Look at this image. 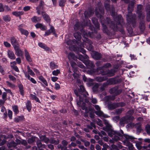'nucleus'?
I'll return each mask as SVG.
<instances>
[{"mask_svg": "<svg viewBox=\"0 0 150 150\" xmlns=\"http://www.w3.org/2000/svg\"><path fill=\"white\" fill-rule=\"evenodd\" d=\"M111 0L113 2H116V0ZM110 0H106V2H105V7L106 10L109 11L110 13H111L112 10V13L111 15L114 18V22L111 21L109 18H107L106 21H104L103 17L102 16V15L104 13V10L103 7L101 6V4L100 3H99L96 7L95 12L96 15L98 17L100 18V21L103 28V31L107 34H109L110 29L114 30H118L120 31H122L123 33V31L122 29V24L123 22L122 18L121 15H115L113 8L112 9H110L108 4L107 3Z\"/></svg>", "mask_w": 150, "mask_h": 150, "instance_id": "obj_1", "label": "nucleus"}, {"mask_svg": "<svg viewBox=\"0 0 150 150\" xmlns=\"http://www.w3.org/2000/svg\"><path fill=\"white\" fill-rule=\"evenodd\" d=\"M79 89L75 90L74 92L75 95L79 97V101L77 100V104L78 107H81L82 110H85L86 111L87 108L86 107V104L84 102L83 98H82L83 96L85 97L87 95H88V93L85 90L84 88L82 86H79Z\"/></svg>", "mask_w": 150, "mask_h": 150, "instance_id": "obj_2", "label": "nucleus"}, {"mask_svg": "<svg viewBox=\"0 0 150 150\" xmlns=\"http://www.w3.org/2000/svg\"><path fill=\"white\" fill-rule=\"evenodd\" d=\"M111 66V65L109 63L106 64L104 66L100 68H98L97 71L98 74H101L103 75H106L108 76H112L114 74L115 72L114 69H111L110 71H106L105 72L103 70L104 68H108Z\"/></svg>", "mask_w": 150, "mask_h": 150, "instance_id": "obj_3", "label": "nucleus"}, {"mask_svg": "<svg viewBox=\"0 0 150 150\" xmlns=\"http://www.w3.org/2000/svg\"><path fill=\"white\" fill-rule=\"evenodd\" d=\"M83 37H84V39L83 40V44L84 45L86 46V48L88 50L91 51L92 50V46L91 45L92 42L90 40L87 38L86 37H91V34L90 32L87 33V32H84L83 33Z\"/></svg>", "mask_w": 150, "mask_h": 150, "instance_id": "obj_4", "label": "nucleus"}, {"mask_svg": "<svg viewBox=\"0 0 150 150\" xmlns=\"http://www.w3.org/2000/svg\"><path fill=\"white\" fill-rule=\"evenodd\" d=\"M109 136L113 137V139L115 141H117L120 139V137L123 136V131L120 130V132L115 131L112 129L110 130L108 132Z\"/></svg>", "mask_w": 150, "mask_h": 150, "instance_id": "obj_5", "label": "nucleus"}, {"mask_svg": "<svg viewBox=\"0 0 150 150\" xmlns=\"http://www.w3.org/2000/svg\"><path fill=\"white\" fill-rule=\"evenodd\" d=\"M134 112V110H132L128 111L127 114L130 115L129 116L127 115L125 117L122 118L120 120V124L122 125L127 123L128 122V120H132L134 119V117L131 115Z\"/></svg>", "mask_w": 150, "mask_h": 150, "instance_id": "obj_6", "label": "nucleus"}, {"mask_svg": "<svg viewBox=\"0 0 150 150\" xmlns=\"http://www.w3.org/2000/svg\"><path fill=\"white\" fill-rule=\"evenodd\" d=\"M123 136L125 138V139L124 141V145L128 146L129 149L133 150L134 148L133 145L131 143L129 142V141L130 139H134V137L132 136L126 134L124 135Z\"/></svg>", "mask_w": 150, "mask_h": 150, "instance_id": "obj_7", "label": "nucleus"}, {"mask_svg": "<svg viewBox=\"0 0 150 150\" xmlns=\"http://www.w3.org/2000/svg\"><path fill=\"white\" fill-rule=\"evenodd\" d=\"M95 108L97 110V111L95 112L96 115L100 117H102L105 118L108 117L107 115L104 114L103 112L100 110V108L98 105H95Z\"/></svg>", "mask_w": 150, "mask_h": 150, "instance_id": "obj_8", "label": "nucleus"}, {"mask_svg": "<svg viewBox=\"0 0 150 150\" xmlns=\"http://www.w3.org/2000/svg\"><path fill=\"white\" fill-rule=\"evenodd\" d=\"M125 105L123 103H117L110 104L108 105V108L110 110H113L117 107H122Z\"/></svg>", "mask_w": 150, "mask_h": 150, "instance_id": "obj_9", "label": "nucleus"}, {"mask_svg": "<svg viewBox=\"0 0 150 150\" xmlns=\"http://www.w3.org/2000/svg\"><path fill=\"white\" fill-rule=\"evenodd\" d=\"M131 15V13L129 12L127 15V20L129 24H133L135 22L136 18L135 17L132 16Z\"/></svg>", "mask_w": 150, "mask_h": 150, "instance_id": "obj_10", "label": "nucleus"}, {"mask_svg": "<svg viewBox=\"0 0 150 150\" xmlns=\"http://www.w3.org/2000/svg\"><path fill=\"white\" fill-rule=\"evenodd\" d=\"M143 9L142 6L141 5H139L137 6V13L138 14L139 18L141 19H143L144 17V14L142 12V10Z\"/></svg>", "mask_w": 150, "mask_h": 150, "instance_id": "obj_11", "label": "nucleus"}, {"mask_svg": "<svg viewBox=\"0 0 150 150\" xmlns=\"http://www.w3.org/2000/svg\"><path fill=\"white\" fill-rule=\"evenodd\" d=\"M121 90H118L117 87L114 88H111L109 92L110 93H113L115 95H117L120 94L121 92Z\"/></svg>", "mask_w": 150, "mask_h": 150, "instance_id": "obj_12", "label": "nucleus"}, {"mask_svg": "<svg viewBox=\"0 0 150 150\" xmlns=\"http://www.w3.org/2000/svg\"><path fill=\"white\" fill-rule=\"evenodd\" d=\"M91 55L93 58L96 60L99 59L101 58V54L98 52H93Z\"/></svg>", "mask_w": 150, "mask_h": 150, "instance_id": "obj_13", "label": "nucleus"}, {"mask_svg": "<svg viewBox=\"0 0 150 150\" xmlns=\"http://www.w3.org/2000/svg\"><path fill=\"white\" fill-rule=\"evenodd\" d=\"M15 51V54L17 56H22L23 55V52L19 48V46L14 48Z\"/></svg>", "mask_w": 150, "mask_h": 150, "instance_id": "obj_14", "label": "nucleus"}, {"mask_svg": "<svg viewBox=\"0 0 150 150\" xmlns=\"http://www.w3.org/2000/svg\"><path fill=\"white\" fill-rule=\"evenodd\" d=\"M51 33H52L53 34L56 36V34L55 32L54 29V27L52 26H51L50 29L45 32V33L44 35L45 36L48 35Z\"/></svg>", "mask_w": 150, "mask_h": 150, "instance_id": "obj_15", "label": "nucleus"}, {"mask_svg": "<svg viewBox=\"0 0 150 150\" xmlns=\"http://www.w3.org/2000/svg\"><path fill=\"white\" fill-rule=\"evenodd\" d=\"M74 36L77 40L76 42H77V44H79L80 42H81V37L79 33L78 32L75 33L74 34Z\"/></svg>", "mask_w": 150, "mask_h": 150, "instance_id": "obj_16", "label": "nucleus"}, {"mask_svg": "<svg viewBox=\"0 0 150 150\" xmlns=\"http://www.w3.org/2000/svg\"><path fill=\"white\" fill-rule=\"evenodd\" d=\"M67 43L69 46V48L70 50H74V49H72L71 47L72 46H73L74 45L73 44H76V43L77 44V42H76L75 40H69L67 42Z\"/></svg>", "mask_w": 150, "mask_h": 150, "instance_id": "obj_17", "label": "nucleus"}, {"mask_svg": "<svg viewBox=\"0 0 150 150\" xmlns=\"http://www.w3.org/2000/svg\"><path fill=\"white\" fill-rule=\"evenodd\" d=\"M23 25L22 24L18 26V30L21 32L22 34L25 35H27L28 34V32L27 30L23 29L22 27Z\"/></svg>", "mask_w": 150, "mask_h": 150, "instance_id": "obj_18", "label": "nucleus"}, {"mask_svg": "<svg viewBox=\"0 0 150 150\" xmlns=\"http://www.w3.org/2000/svg\"><path fill=\"white\" fill-rule=\"evenodd\" d=\"M23 73L25 74V76L28 80H30L34 84L36 83V81L33 78H30L29 74H28L25 71H23Z\"/></svg>", "mask_w": 150, "mask_h": 150, "instance_id": "obj_19", "label": "nucleus"}, {"mask_svg": "<svg viewBox=\"0 0 150 150\" xmlns=\"http://www.w3.org/2000/svg\"><path fill=\"white\" fill-rule=\"evenodd\" d=\"M7 54L8 57L11 59H14L16 58V56L13 51L8 50L7 51Z\"/></svg>", "mask_w": 150, "mask_h": 150, "instance_id": "obj_20", "label": "nucleus"}, {"mask_svg": "<svg viewBox=\"0 0 150 150\" xmlns=\"http://www.w3.org/2000/svg\"><path fill=\"white\" fill-rule=\"evenodd\" d=\"M11 44L14 48L19 46L16 40L13 37H12L10 39Z\"/></svg>", "mask_w": 150, "mask_h": 150, "instance_id": "obj_21", "label": "nucleus"}, {"mask_svg": "<svg viewBox=\"0 0 150 150\" xmlns=\"http://www.w3.org/2000/svg\"><path fill=\"white\" fill-rule=\"evenodd\" d=\"M79 46V50L83 54H84L86 51L83 48V47H85L83 43L80 42L79 44H77Z\"/></svg>", "mask_w": 150, "mask_h": 150, "instance_id": "obj_22", "label": "nucleus"}, {"mask_svg": "<svg viewBox=\"0 0 150 150\" xmlns=\"http://www.w3.org/2000/svg\"><path fill=\"white\" fill-rule=\"evenodd\" d=\"M94 13L93 10H89L88 11H86L84 12V16L85 18L90 17L92 16Z\"/></svg>", "mask_w": 150, "mask_h": 150, "instance_id": "obj_23", "label": "nucleus"}, {"mask_svg": "<svg viewBox=\"0 0 150 150\" xmlns=\"http://www.w3.org/2000/svg\"><path fill=\"white\" fill-rule=\"evenodd\" d=\"M25 56L26 59L28 62H31L32 60V59L31 58L28 52L26 50H25Z\"/></svg>", "mask_w": 150, "mask_h": 150, "instance_id": "obj_24", "label": "nucleus"}, {"mask_svg": "<svg viewBox=\"0 0 150 150\" xmlns=\"http://www.w3.org/2000/svg\"><path fill=\"white\" fill-rule=\"evenodd\" d=\"M38 45L40 47L46 50L49 51L50 49L49 47H47L45 44L42 42H40L38 43Z\"/></svg>", "mask_w": 150, "mask_h": 150, "instance_id": "obj_25", "label": "nucleus"}, {"mask_svg": "<svg viewBox=\"0 0 150 150\" xmlns=\"http://www.w3.org/2000/svg\"><path fill=\"white\" fill-rule=\"evenodd\" d=\"M35 26L37 28H40L42 30H46V29L45 26L40 23H38L36 24L35 25Z\"/></svg>", "mask_w": 150, "mask_h": 150, "instance_id": "obj_26", "label": "nucleus"}, {"mask_svg": "<svg viewBox=\"0 0 150 150\" xmlns=\"http://www.w3.org/2000/svg\"><path fill=\"white\" fill-rule=\"evenodd\" d=\"M135 3V1L134 0H132L129 2L128 7V11L130 10V11H131L132 10L133 6Z\"/></svg>", "mask_w": 150, "mask_h": 150, "instance_id": "obj_27", "label": "nucleus"}, {"mask_svg": "<svg viewBox=\"0 0 150 150\" xmlns=\"http://www.w3.org/2000/svg\"><path fill=\"white\" fill-rule=\"evenodd\" d=\"M42 15L44 20L47 22H49L50 21V19L48 16L45 12H42Z\"/></svg>", "mask_w": 150, "mask_h": 150, "instance_id": "obj_28", "label": "nucleus"}, {"mask_svg": "<svg viewBox=\"0 0 150 150\" xmlns=\"http://www.w3.org/2000/svg\"><path fill=\"white\" fill-rule=\"evenodd\" d=\"M26 105L27 110L30 112L32 108V105L30 102L29 100L27 101L26 103Z\"/></svg>", "mask_w": 150, "mask_h": 150, "instance_id": "obj_29", "label": "nucleus"}, {"mask_svg": "<svg viewBox=\"0 0 150 150\" xmlns=\"http://www.w3.org/2000/svg\"><path fill=\"white\" fill-rule=\"evenodd\" d=\"M107 78L106 76H104L103 77H98L96 78V80L98 81L101 82L103 81L106 79Z\"/></svg>", "mask_w": 150, "mask_h": 150, "instance_id": "obj_30", "label": "nucleus"}, {"mask_svg": "<svg viewBox=\"0 0 150 150\" xmlns=\"http://www.w3.org/2000/svg\"><path fill=\"white\" fill-rule=\"evenodd\" d=\"M84 63L87 66H89L91 68H93L94 67L93 62L89 60H87L86 62L85 63Z\"/></svg>", "mask_w": 150, "mask_h": 150, "instance_id": "obj_31", "label": "nucleus"}, {"mask_svg": "<svg viewBox=\"0 0 150 150\" xmlns=\"http://www.w3.org/2000/svg\"><path fill=\"white\" fill-rule=\"evenodd\" d=\"M59 142V141L57 139L55 140L53 138H51L50 139L49 143L51 144H58Z\"/></svg>", "mask_w": 150, "mask_h": 150, "instance_id": "obj_32", "label": "nucleus"}, {"mask_svg": "<svg viewBox=\"0 0 150 150\" xmlns=\"http://www.w3.org/2000/svg\"><path fill=\"white\" fill-rule=\"evenodd\" d=\"M39 79L42 81L46 86H48V84L46 80L42 76H40L38 78Z\"/></svg>", "mask_w": 150, "mask_h": 150, "instance_id": "obj_33", "label": "nucleus"}, {"mask_svg": "<svg viewBox=\"0 0 150 150\" xmlns=\"http://www.w3.org/2000/svg\"><path fill=\"white\" fill-rule=\"evenodd\" d=\"M40 138L42 141L46 143H49L50 139L47 138L45 136H42L40 137Z\"/></svg>", "mask_w": 150, "mask_h": 150, "instance_id": "obj_34", "label": "nucleus"}, {"mask_svg": "<svg viewBox=\"0 0 150 150\" xmlns=\"http://www.w3.org/2000/svg\"><path fill=\"white\" fill-rule=\"evenodd\" d=\"M12 14L13 15L18 17L23 15V11H16L13 12Z\"/></svg>", "mask_w": 150, "mask_h": 150, "instance_id": "obj_35", "label": "nucleus"}, {"mask_svg": "<svg viewBox=\"0 0 150 150\" xmlns=\"http://www.w3.org/2000/svg\"><path fill=\"white\" fill-rule=\"evenodd\" d=\"M19 91L20 92L21 94L23 96L24 94V91L23 90V87L22 85L20 84L18 85Z\"/></svg>", "mask_w": 150, "mask_h": 150, "instance_id": "obj_36", "label": "nucleus"}, {"mask_svg": "<svg viewBox=\"0 0 150 150\" xmlns=\"http://www.w3.org/2000/svg\"><path fill=\"white\" fill-rule=\"evenodd\" d=\"M147 8H149V10H146V11L148 12L146 16V19L148 21H150V5H148L147 6Z\"/></svg>", "mask_w": 150, "mask_h": 150, "instance_id": "obj_37", "label": "nucleus"}, {"mask_svg": "<svg viewBox=\"0 0 150 150\" xmlns=\"http://www.w3.org/2000/svg\"><path fill=\"white\" fill-rule=\"evenodd\" d=\"M50 68L52 69L57 68L58 67L53 62H50Z\"/></svg>", "mask_w": 150, "mask_h": 150, "instance_id": "obj_38", "label": "nucleus"}, {"mask_svg": "<svg viewBox=\"0 0 150 150\" xmlns=\"http://www.w3.org/2000/svg\"><path fill=\"white\" fill-rule=\"evenodd\" d=\"M30 98L32 100H35L36 101L40 102V101L38 98L36 97L35 95H34L33 94H30Z\"/></svg>", "mask_w": 150, "mask_h": 150, "instance_id": "obj_39", "label": "nucleus"}, {"mask_svg": "<svg viewBox=\"0 0 150 150\" xmlns=\"http://www.w3.org/2000/svg\"><path fill=\"white\" fill-rule=\"evenodd\" d=\"M17 145L16 143L14 142L13 141L8 143L7 146L8 147H15Z\"/></svg>", "mask_w": 150, "mask_h": 150, "instance_id": "obj_40", "label": "nucleus"}, {"mask_svg": "<svg viewBox=\"0 0 150 150\" xmlns=\"http://www.w3.org/2000/svg\"><path fill=\"white\" fill-rule=\"evenodd\" d=\"M68 57L69 60H70L72 59H74L75 56L73 53L70 52L68 55Z\"/></svg>", "mask_w": 150, "mask_h": 150, "instance_id": "obj_41", "label": "nucleus"}, {"mask_svg": "<svg viewBox=\"0 0 150 150\" xmlns=\"http://www.w3.org/2000/svg\"><path fill=\"white\" fill-rule=\"evenodd\" d=\"M27 69H28L27 72L28 73V74L29 75L30 74L32 76H34L35 75L34 73L33 72V71L30 69L29 66L27 67Z\"/></svg>", "mask_w": 150, "mask_h": 150, "instance_id": "obj_42", "label": "nucleus"}, {"mask_svg": "<svg viewBox=\"0 0 150 150\" xmlns=\"http://www.w3.org/2000/svg\"><path fill=\"white\" fill-rule=\"evenodd\" d=\"M41 20L40 18L37 17L36 16L33 17L31 18L32 21L34 22H37L40 21Z\"/></svg>", "mask_w": 150, "mask_h": 150, "instance_id": "obj_43", "label": "nucleus"}, {"mask_svg": "<svg viewBox=\"0 0 150 150\" xmlns=\"http://www.w3.org/2000/svg\"><path fill=\"white\" fill-rule=\"evenodd\" d=\"M12 108L13 111L15 114H17L19 112L18 107L17 105L13 106Z\"/></svg>", "mask_w": 150, "mask_h": 150, "instance_id": "obj_44", "label": "nucleus"}, {"mask_svg": "<svg viewBox=\"0 0 150 150\" xmlns=\"http://www.w3.org/2000/svg\"><path fill=\"white\" fill-rule=\"evenodd\" d=\"M23 119V116H19L15 117L14 119V121L16 122L21 121Z\"/></svg>", "mask_w": 150, "mask_h": 150, "instance_id": "obj_45", "label": "nucleus"}, {"mask_svg": "<svg viewBox=\"0 0 150 150\" xmlns=\"http://www.w3.org/2000/svg\"><path fill=\"white\" fill-rule=\"evenodd\" d=\"M37 146L38 148H45V144H42L41 142L39 141H37Z\"/></svg>", "mask_w": 150, "mask_h": 150, "instance_id": "obj_46", "label": "nucleus"}, {"mask_svg": "<svg viewBox=\"0 0 150 150\" xmlns=\"http://www.w3.org/2000/svg\"><path fill=\"white\" fill-rule=\"evenodd\" d=\"M1 112H4V117H6L7 116V113L6 112V108L4 106H2L1 107Z\"/></svg>", "mask_w": 150, "mask_h": 150, "instance_id": "obj_47", "label": "nucleus"}, {"mask_svg": "<svg viewBox=\"0 0 150 150\" xmlns=\"http://www.w3.org/2000/svg\"><path fill=\"white\" fill-rule=\"evenodd\" d=\"M110 83L111 84H115L117 83V81L115 79L111 78L109 80Z\"/></svg>", "mask_w": 150, "mask_h": 150, "instance_id": "obj_48", "label": "nucleus"}, {"mask_svg": "<svg viewBox=\"0 0 150 150\" xmlns=\"http://www.w3.org/2000/svg\"><path fill=\"white\" fill-rule=\"evenodd\" d=\"M3 19L6 22H9L11 20L10 17L8 15H6L3 17Z\"/></svg>", "mask_w": 150, "mask_h": 150, "instance_id": "obj_49", "label": "nucleus"}, {"mask_svg": "<svg viewBox=\"0 0 150 150\" xmlns=\"http://www.w3.org/2000/svg\"><path fill=\"white\" fill-rule=\"evenodd\" d=\"M142 143L141 142H138L136 143L135 145L137 149L139 150H140L142 149V146L141 144Z\"/></svg>", "mask_w": 150, "mask_h": 150, "instance_id": "obj_50", "label": "nucleus"}, {"mask_svg": "<svg viewBox=\"0 0 150 150\" xmlns=\"http://www.w3.org/2000/svg\"><path fill=\"white\" fill-rule=\"evenodd\" d=\"M66 0H59V5L60 6H64L65 4Z\"/></svg>", "mask_w": 150, "mask_h": 150, "instance_id": "obj_51", "label": "nucleus"}, {"mask_svg": "<svg viewBox=\"0 0 150 150\" xmlns=\"http://www.w3.org/2000/svg\"><path fill=\"white\" fill-rule=\"evenodd\" d=\"M92 21L93 23L94 24L96 27L99 26V24L97 21V20L95 18H93L92 19Z\"/></svg>", "mask_w": 150, "mask_h": 150, "instance_id": "obj_52", "label": "nucleus"}, {"mask_svg": "<svg viewBox=\"0 0 150 150\" xmlns=\"http://www.w3.org/2000/svg\"><path fill=\"white\" fill-rule=\"evenodd\" d=\"M60 73V71L59 69L54 70L52 72V74L54 76H57Z\"/></svg>", "mask_w": 150, "mask_h": 150, "instance_id": "obj_53", "label": "nucleus"}, {"mask_svg": "<svg viewBox=\"0 0 150 150\" xmlns=\"http://www.w3.org/2000/svg\"><path fill=\"white\" fill-rule=\"evenodd\" d=\"M146 130L147 133L149 134H150V125H147L146 127Z\"/></svg>", "mask_w": 150, "mask_h": 150, "instance_id": "obj_54", "label": "nucleus"}, {"mask_svg": "<svg viewBox=\"0 0 150 150\" xmlns=\"http://www.w3.org/2000/svg\"><path fill=\"white\" fill-rule=\"evenodd\" d=\"M6 83H7V86L13 88H15V85L14 84H13L8 81H6Z\"/></svg>", "mask_w": 150, "mask_h": 150, "instance_id": "obj_55", "label": "nucleus"}, {"mask_svg": "<svg viewBox=\"0 0 150 150\" xmlns=\"http://www.w3.org/2000/svg\"><path fill=\"white\" fill-rule=\"evenodd\" d=\"M96 122H97V124L99 125L100 126L102 127V121L100 119H97L96 120Z\"/></svg>", "mask_w": 150, "mask_h": 150, "instance_id": "obj_56", "label": "nucleus"}, {"mask_svg": "<svg viewBox=\"0 0 150 150\" xmlns=\"http://www.w3.org/2000/svg\"><path fill=\"white\" fill-rule=\"evenodd\" d=\"M105 99L108 100H113L115 99V96H106L105 97Z\"/></svg>", "mask_w": 150, "mask_h": 150, "instance_id": "obj_57", "label": "nucleus"}, {"mask_svg": "<svg viewBox=\"0 0 150 150\" xmlns=\"http://www.w3.org/2000/svg\"><path fill=\"white\" fill-rule=\"evenodd\" d=\"M35 141V139L34 138L29 139L28 140V142L29 144H32Z\"/></svg>", "mask_w": 150, "mask_h": 150, "instance_id": "obj_58", "label": "nucleus"}, {"mask_svg": "<svg viewBox=\"0 0 150 150\" xmlns=\"http://www.w3.org/2000/svg\"><path fill=\"white\" fill-rule=\"evenodd\" d=\"M99 86V85L98 84H96L93 88V91H98Z\"/></svg>", "mask_w": 150, "mask_h": 150, "instance_id": "obj_59", "label": "nucleus"}, {"mask_svg": "<svg viewBox=\"0 0 150 150\" xmlns=\"http://www.w3.org/2000/svg\"><path fill=\"white\" fill-rule=\"evenodd\" d=\"M88 57V56L86 54L85 55L84 57L82 55H80L79 56V58H80V60L82 61H83L84 59H87Z\"/></svg>", "mask_w": 150, "mask_h": 150, "instance_id": "obj_60", "label": "nucleus"}, {"mask_svg": "<svg viewBox=\"0 0 150 150\" xmlns=\"http://www.w3.org/2000/svg\"><path fill=\"white\" fill-rule=\"evenodd\" d=\"M7 93L5 92H4L2 95V98L4 100H6Z\"/></svg>", "mask_w": 150, "mask_h": 150, "instance_id": "obj_61", "label": "nucleus"}, {"mask_svg": "<svg viewBox=\"0 0 150 150\" xmlns=\"http://www.w3.org/2000/svg\"><path fill=\"white\" fill-rule=\"evenodd\" d=\"M8 77L10 79V80L14 81L15 82L16 81V78L14 77L13 76L10 75L8 76Z\"/></svg>", "mask_w": 150, "mask_h": 150, "instance_id": "obj_62", "label": "nucleus"}, {"mask_svg": "<svg viewBox=\"0 0 150 150\" xmlns=\"http://www.w3.org/2000/svg\"><path fill=\"white\" fill-rule=\"evenodd\" d=\"M4 46L6 47H10L11 46V44L6 41L4 42Z\"/></svg>", "mask_w": 150, "mask_h": 150, "instance_id": "obj_63", "label": "nucleus"}, {"mask_svg": "<svg viewBox=\"0 0 150 150\" xmlns=\"http://www.w3.org/2000/svg\"><path fill=\"white\" fill-rule=\"evenodd\" d=\"M103 147L102 150H107V149L108 148V146L106 144H105L103 145Z\"/></svg>", "mask_w": 150, "mask_h": 150, "instance_id": "obj_64", "label": "nucleus"}]
</instances>
